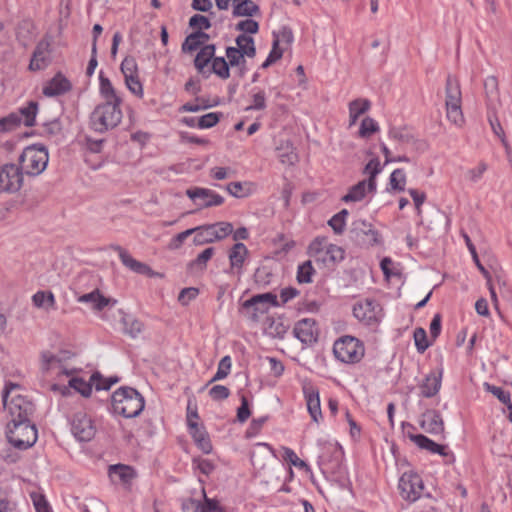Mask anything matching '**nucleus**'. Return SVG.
<instances>
[{"mask_svg": "<svg viewBox=\"0 0 512 512\" xmlns=\"http://www.w3.org/2000/svg\"><path fill=\"white\" fill-rule=\"evenodd\" d=\"M20 389V385L10 382L3 390V405L11 417L10 422L32 421L35 412V404L27 396L21 395Z\"/></svg>", "mask_w": 512, "mask_h": 512, "instance_id": "f257e3e1", "label": "nucleus"}, {"mask_svg": "<svg viewBox=\"0 0 512 512\" xmlns=\"http://www.w3.org/2000/svg\"><path fill=\"white\" fill-rule=\"evenodd\" d=\"M144 406V397L132 387H120L112 394L113 411L125 418L137 417Z\"/></svg>", "mask_w": 512, "mask_h": 512, "instance_id": "f03ea898", "label": "nucleus"}, {"mask_svg": "<svg viewBox=\"0 0 512 512\" xmlns=\"http://www.w3.org/2000/svg\"><path fill=\"white\" fill-rule=\"evenodd\" d=\"M122 102L105 101L98 104L90 115V127L95 132L105 133L116 128L123 117L120 109Z\"/></svg>", "mask_w": 512, "mask_h": 512, "instance_id": "7ed1b4c3", "label": "nucleus"}, {"mask_svg": "<svg viewBox=\"0 0 512 512\" xmlns=\"http://www.w3.org/2000/svg\"><path fill=\"white\" fill-rule=\"evenodd\" d=\"M49 161L48 150L43 145L26 147L19 156L20 171L28 176H38L47 167Z\"/></svg>", "mask_w": 512, "mask_h": 512, "instance_id": "20e7f679", "label": "nucleus"}, {"mask_svg": "<svg viewBox=\"0 0 512 512\" xmlns=\"http://www.w3.org/2000/svg\"><path fill=\"white\" fill-rule=\"evenodd\" d=\"M8 441L20 450L30 448L37 441V429L32 421H16L7 424Z\"/></svg>", "mask_w": 512, "mask_h": 512, "instance_id": "39448f33", "label": "nucleus"}, {"mask_svg": "<svg viewBox=\"0 0 512 512\" xmlns=\"http://www.w3.org/2000/svg\"><path fill=\"white\" fill-rule=\"evenodd\" d=\"M445 106L447 119L454 125L461 127L464 116L461 109L462 94L459 81L456 77L448 75L445 85Z\"/></svg>", "mask_w": 512, "mask_h": 512, "instance_id": "423d86ee", "label": "nucleus"}, {"mask_svg": "<svg viewBox=\"0 0 512 512\" xmlns=\"http://www.w3.org/2000/svg\"><path fill=\"white\" fill-rule=\"evenodd\" d=\"M333 352L337 359L344 363H358L364 357V345L360 340L352 336H343L333 346Z\"/></svg>", "mask_w": 512, "mask_h": 512, "instance_id": "0eeeda50", "label": "nucleus"}, {"mask_svg": "<svg viewBox=\"0 0 512 512\" xmlns=\"http://www.w3.org/2000/svg\"><path fill=\"white\" fill-rule=\"evenodd\" d=\"M38 103L30 101L27 106L20 108L17 112H12L6 117L0 118V128L3 132L16 129L22 123L27 127L35 125Z\"/></svg>", "mask_w": 512, "mask_h": 512, "instance_id": "6e6552de", "label": "nucleus"}, {"mask_svg": "<svg viewBox=\"0 0 512 512\" xmlns=\"http://www.w3.org/2000/svg\"><path fill=\"white\" fill-rule=\"evenodd\" d=\"M277 296L271 292L258 294L246 300L242 304L241 311L245 317L252 321H257L259 315L268 312L271 306H278Z\"/></svg>", "mask_w": 512, "mask_h": 512, "instance_id": "1a4fd4ad", "label": "nucleus"}, {"mask_svg": "<svg viewBox=\"0 0 512 512\" xmlns=\"http://www.w3.org/2000/svg\"><path fill=\"white\" fill-rule=\"evenodd\" d=\"M399 489L405 500L414 502L424 489L421 477L414 472H405L399 480Z\"/></svg>", "mask_w": 512, "mask_h": 512, "instance_id": "9d476101", "label": "nucleus"}, {"mask_svg": "<svg viewBox=\"0 0 512 512\" xmlns=\"http://www.w3.org/2000/svg\"><path fill=\"white\" fill-rule=\"evenodd\" d=\"M23 183L22 172L16 164L0 166V193L16 192Z\"/></svg>", "mask_w": 512, "mask_h": 512, "instance_id": "9b49d317", "label": "nucleus"}, {"mask_svg": "<svg viewBox=\"0 0 512 512\" xmlns=\"http://www.w3.org/2000/svg\"><path fill=\"white\" fill-rule=\"evenodd\" d=\"M185 193L200 209L220 206L224 203V198L220 194L207 188L192 187Z\"/></svg>", "mask_w": 512, "mask_h": 512, "instance_id": "f8f14e48", "label": "nucleus"}, {"mask_svg": "<svg viewBox=\"0 0 512 512\" xmlns=\"http://www.w3.org/2000/svg\"><path fill=\"white\" fill-rule=\"evenodd\" d=\"M351 237L362 245H374L379 242V233L373 229L371 223L365 220H356L350 229Z\"/></svg>", "mask_w": 512, "mask_h": 512, "instance_id": "ddd939ff", "label": "nucleus"}, {"mask_svg": "<svg viewBox=\"0 0 512 512\" xmlns=\"http://www.w3.org/2000/svg\"><path fill=\"white\" fill-rule=\"evenodd\" d=\"M71 431L80 441L91 440L96 432L92 420L84 412L74 414L71 422Z\"/></svg>", "mask_w": 512, "mask_h": 512, "instance_id": "4468645a", "label": "nucleus"}, {"mask_svg": "<svg viewBox=\"0 0 512 512\" xmlns=\"http://www.w3.org/2000/svg\"><path fill=\"white\" fill-rule=\"evenodd\" d=\"M379 306L373 300L357 303L353 307V315L366 325H374L378 322Z\"/></svg>", "mask_w": 512, "mask_h": 512, "instance_id": "2eb2a0df", "label": "nucleus"}, {"mask_svg": "<svg viewBox=\"0 0 512 512\" xmlns=\"http://www.w3.org/2000/svg\"><path fill=\"white\" fill-rule=\"evenodd\" d=\"M50 42L47 39L41 40L32 55L29 69L31 71H38L45 69L50 63Z\"/></svg>", "mask_w": 512, "mask_h": 512, "instance_id": "dca6fc26", "label": "nucleus"}, {"mask_svg": "<svg viewBox=\"0 0 512 512\" xmlns=\"http://www.w3.org/2000/svg\"><path fill=\"white\" fill-rule=\"evenodd\" d=\"M316 322L313 319L305 318L295 324L293 333L297 339L304 344H312L317 340Z\"/></svg>", "mask_w": 512, "mask_h": 512, "instance_id": "f3484780", "label": "nucleus"}, {"mask_svg": "<svg viewBox=\"0 0 512 512\" xmlns=\"http://www.w3.org/2000/svg\"><path fill=\"white\" fill-rule=\"evenodd\" d=\"M442 375V369L433 370L426 375L419 385V389L423 397L431 398L439 392L442 384Z\"/></svg>", "mask_w": 512, "mask_h": 512, "instance_id": "a211bd4d", "label": "nucleus"}, {"mask_svg": "<svg viewBox=\"0 0 512 512\" xmlns=\"http://www.w3.org/2000/svg\"><path fill=\"white\" fill-rule=\"evenodd\" d=\"M303 393L306 399L307 409L312 420L319 423L320 419H322V411L318 389L312 385H305L303 387Z\"/></svg>", "mask_w": 512, "mask_h": 512, "instance_id": "6ab92c4d", "label": "nucleus"}, {"mask_svg": "<svg viewBox=\"0 0 512 512\" xmlns=\"http://www.w3.org/2000/svg\"><path fill=\"white\" fill-rule=\"evenodd\" d=\"M77 300L80 303L89 304L91 308L95 311H101L106 306H114L117 303L115 299L108 298L102 295L98 289H95L90 293H86L79 296Z\"/></svg>", "mask_w": 512, "mask_h": 512, "instance_id": "aec40b11", "label": "nucleus"}, {"mask_svg": "<svg viewBox=\"0 0 512 512\" xmlns=\"http://www.w3.org/2000/svg\"><path fill=\"white\" fill-rule=\"evenodd\" d=\"M420 426L430 434L444 432V422L440 413L436 410H428L422 415Z\"/></svg>", "mask_w": 512, "mask_h": 512, "instance_id": "412c9836", "label": "nucleus"}, {"mask_svg": "<svg viewBox=\"0 0 512 512\" xmlns=\"http://www.w3.org/2000/svg\"><path fill=\"white\" fill-rule=\"evenodd\" d=\"M115 251L118 252L119 258L123 265L131 269L132 271L142 274V275H149L153 276L154 273L152 269L145 263H142L136 259H134L125 249H123L121 246H116L114 248Z\"/></svg>", "mask_w": 512, "mask_h": 512, "instance_id": "4be33fe9", "label": "nucleus"}, {"mask_svg": "<svg viewBox=\"0 0 512 512\" xmlns=\"http://www.w3.org/2000/svg\"><path fill=\"white\" fill-rule=\"evenodd\" d=\"M71 90L70 81L61 73H57L44 87L43 94L48 97L62 95Z\"/></svg>", "mask_w": 512, "mask_h": 512, "instance_id": "5701e85b", "label": "nucleus"}, {"mask_svg": "<svg viewBox=\"0 0 512 512\" xmlns=\"http://www.w3.org/2000/svg\"><path fill=\"white\" fill-rule=\"evenodd\" d=\"M408 437L419 448L425 449L430 453H437L442 456H448L450 454L447 446L438 444L423 434H409Z\"/></svg>", "mask_w": 512, "mask_h": 512, "instance_id": "b1692460", "label": "nucleus"}, {"mask_svg": "<svg viewBox=\"0 0 512 512\" xmlns=\"http://www.w3.org/2000/svg\"><path fill=\"white\" fill-rule=\"evenodd\" d=\"M232 16L253 17L260 15V7L253 0H233Z\"/></svg>", "mask_w": 512, "mask_h": 512, "instance_id": "393cba45", "label": "nucleus"}, {"mask_svg": "<svg viewBox=\"0 0 512 512\" xmlns=\"http://www.w3.org/2000/svg\"><path fill=\"white\" fill-rule=\"evenodd\" d=\"M249 254V251L247 247L241 243L238 242L232 246V248L229 251V261H230V268L232 270H236L238 274H240L241 269L243 267V264Z\"/></svg>", "mask_w": 512, "mask_h": 512, "instance_id": "a878e982", "label": "nucleus"}, {"mask_svg": "<svg viewBox=\"0 0 512 512\" xmlns=\"http://www.w3.org/2000/svg\"><path fill=\"white\" fill-rule=\"evenodd\" d=\"M190 434L203 453L209 454L212 451V444L204 427H200L198 424H190Z\"/></svg>", "mask_w": 512, "mask_h": 512, "instance_id": "bb28decb", "label": "nucleus"}, {"mask_svg": "<svg viewBox=\"0 0 512 512\" xmlns=\"http://www.w3.org/2000/svg\"><path fill=\"white\" fill-rule=\"evenodd\" d=\"M73 388L76 392L80 393L84 397L90 396L92 392V385L90 383H87L81 378H72L69 380V387L66 386H60L57 384H54L52 386L53 390H58L61 392L62 395H66V393L69 392V389Z\"/></svg>", "mask_w": 512, "mask_h": 512, "instance_id": "cd10ccee", "label": "nucleus"}, {"mask_svg": "<svg viewBox=\"0 0 512 512\" xmlns=\"http://www.w3.org/2000/svg\"><path fill=\"white\" fill-rule=\"evenodd\" d=\"M215 49L214 44H207L204 45L197 53L194 59V65L199 73H206V67L212 61L215 55Z\"/></svg>", "mask_w": 512, "mask_h": 512, "instance_id": "c85d7f7f", "label": "nucleus"}, {"mask_svg": "<svg viewBox=\"0 0 512 512\" xmlns=\"http://www.w3.org/2000/svg\"><path fill=\"white\" fill-rule=\"evenodd\" d=\"M109 476L112 481L129 484L135 477L134 470L126 465L117 464L109 467Z\"/></svg>", "mask_w": 512, "mask_h": 512, "instance_id": "c756f323", "label": "nucleus"}, {"mask_svg": "<svg viewBox=\"0 0 512 512\" xmlns=\"http://www.w3.org/2000/svg\"><path fill=\"white\" fill-rule=\"evenodd\" d=\"M375 191L370 189L368 181L362 180L352 186L348 193L342 197V200L344 202H358L363 200L367 193H374Z\"/></svg>", "mask_w": 512, "mask_h": 512, "instance_id": "7c9ffc66", "label": "nucleus"}, {"mask_svg": "<svg viewBox=\"0 0 512 512\" xmlns=\"http://www.w3.org/2000/svg\"><path fill=\"white\" fill-rule=\"evenodd\" d=\"M226 57L229 67H237L240 77H244L247 72L245 56L236 49V47L229 46L226 48Z\"/></svg>", "mask_w": 512, "mask_h": 512, "instance_id": "2f4dec72", "label": "nucleus"}, {"mask_svg": "<svg viewBox=\"0 0 512 512\" xmlns=\"http://www.w3.org/2000/svg\"><path fill=\"white\" fill-rule=\"evenodd\" d=\"M191 230H194L193 234H195V236L193 241L196 245H203L217 241L216 238H214V226L211 224L191 228Z\"/></svg>", "mask_w": 512, "mask_h": 512, "instance_id": "473e14b6", "label": "nucleus"}, {"mask_svg": "<svg viewBox=\"0 0 512 512\" xmlns=\"http://www.w3.org/2000/svg\"><path fill=\"white\" fill-rule=\"evenodd\" d=\"M370 101L367 99H355L349 103V124H356L358 118L370 109Z\"/></svg>", "mask_w": 512, "mask_h": 512, "instance_id": "72a5a7b5", "label": "nucleus"}, {"mask_svg": "<svg viewBox=\"0 0 512 512\" xmlns=\"http://www.w3.org/2000/svg\"><path fill=\"white\" fill-rule=\"evenodd\" d=\"M236 49L248 58H254L256 55V47L254 43V39L251 36L246 34H240L235 39Z\"/></svg>", "mask_w": 512, "mask_h": 512, "instance_id": "f704fd0d", "label": "nucleus"}, {"mask_svg": "<svg viewBox=\"0 0 512 512\" xmlns=\"http://www.w3.org/2000/svg\"><path fill=\"white\" fill-rule=\"evenodd\" d=\"M208 75L214 73L221 79H228L230 77V67L224 57H213L211 61V70H208Z\"/></svg>", "mask_w": 512, "mask_h": 512, "instance_id": "c9c22d12", "label": "nucleus"}, {"mask_svg": "<svg viewBox=\"0 0 512 512\" xmlns=\"http://www.w3.org/2000/svg\"><path fill=\"white\" fill-rule=\"evenodd\" d=\"M484 89L489 106H494L499 101L498 80L495 76H489L484 81Z\"/></svg>", "mask_w": 512, "mask_h": 512, "instance_id": "e433bc0d", "label": "nucleus"}, {"mask_svg": "<svg viewBox=\"0 0 512 512\" xmlns=\"http://www.w3.org/2000/svg\"><path fill=\"white\" fill-rule=\"evenodd\" d=\"M100 93L105 98V101L122 102L121 98L116 94V91L111 81L100 73Z\"/></svg>", "mask_w": 512, "mask_h": 512, "instance_id": "4c0bfd02", "label": "nucleus"}, {"mask_svg": "<svg viewBox=\"0 0 512 512\" xmlns=\"http://www.w3.org/2000/svg\"><path fill=\"white\" fill-rule=\"evenodd\" d=\"M329 245L327 237L318 236L310 243L308 253L310 256L315 257L316 260H320V257L325 254Z\"/></svg>", "mask_w": 512, "mask_h": 512, "instance_id": "58836bf2", "label": "nucleus"}, {"mask_svg": "<svg viewBox=\"0 0 512 512\" xmlns=\"http://www.w3.org/2000/svg\"><path fill=\"white\" fill-rule=\"evenodd\" d=\"M380 161L378 158L371 159L364 167L363 173L368 175L369 187L371 190H376V176L381 172Z\"/></svg>", "mask_w": 512, "mask_h": 512, "instance_id": "ea45409f", "label": "nucleus"}, {"mask_svg": "<svg viewBox=\"0 0 512 512\" xmlns=\"http://www.w3.org/2000/svg\"><path fill=\"white\" fill-rule=\"evenodd\" d=\"M345 251L334 244L329 245L325 254L320 257V260L323 261L326 265L335 264L344 259Z\"/></svg>", "mask_w": 512, "mask_h": 512, "instance_id": "a19ab883", "label": "nucleus"}, {"mask_svg": "<svg viewBox=\"0 0 512 512\" xmlns=\"http://www.w3.org/2000/svg\"><path fill=\"white\" fill-rule=\"evenodd\" d=\"M214 248L213 247H209V248H206L205 250H203L197 257L195 260H193L190 264H189V268L190 269H197V270H204L206 268V265H207V262L212 258V256L214 255Z\"/></svg>", "mask_w": 512, "mask_h": 512, "instance_id": "79ce46f5", "label": "nucleus"}, {"mask_svg": "<svg viewBox=\"0 0 512 512\" xmlns=\"http://www.w3.org/2000/svg\"><path fill=\"white\" fill-rule=\"evenodd\" d=\"M277 150L283 164L292 165L296 162L297 155L293 152V147L289 141H286L281 147H277Z\"/></svg>", "mask_w": 512, "mask_h": 512, "instance_id": "37998d69", "label": "nucleus"}, {"mask_svg": "<svg viewBox=\"0 0 512 512\" xmlns=\"http://www.w3.org/2000/svg\"><path fill=\"white\" fill-rule=\"evenodd\" d=\"M348 215V211L346 209L341 210L337 214H335L329 221V226L333 229V231L340 235L344 232L346 225V217Z\"/></svg>", "mask_w": 512, "mask_h": 512, "instance_id": "c03bdc74", "label": "nucleus"}, {"mask_svg": "<svg viewBox=\"0 0 512 512\" xmlns=\"http://www.w3.org/2000/svg\"><path fill=\"white\" fill-rule=\"evenodd\" d=\"M315 273V270L312 266V262L310 260L305 261L298 267L297 271V281L300 284L310 283L312 282V276Z\"/></svg>", "mask_w": 512, "mask_h": 512, "instance_id": "a18cd8bd", "label": "nucleus"}, {"mask_svg": "<svg viewBox=\"0 0 512 512\" xmlns=\"http://www.w3.org/2000/svg\"><path fill=\"white\" fill-rule=\"evenodd\" d=\"M230 370H231V358H230V356H224L220 360V362L218 364L217 372L210 380V383L226 378L229 375Z\"/></svg>", "mask_w": 512, "mask_h": 512, "instance_id": "49530a36", "label": "nucleus"}, {"mask_svg": "<svg viewBox=\"0 0 512 512\" xmlns=\"http://www.w3.org/2000/svg\"><path fill=\"white\" fill-rule=\"evenodd\" d=\"M283 55L282 49L279 48V39L276 37V39L273 40L272 44V50L270 51L267 59L262 63L261 68L266 69L273 63H275L277 60L281 59Z\"/></svg>", "mask_w": 512, "mask_h": 512, "instance_id": "de8ad7c7", "label": "nucleus"}, {"mask_svg": "<svg viewBox=\"0 0 512 512\" xmlns=\"http://www.w3.org/2000/svg\"><path fill=\"white\" fill-rule=\"evenodd\" d=\"M489 123L493 133L501 139L502 144L505 147L506 152L510 153V146L506 141L504 130L496 116L489 115Z\"/></svg>", "mask_w": 512, "mask_h": 512, "instance_id": "09e8293b", "label": "nucleus"}, {"mask_svg": "<svg viewBox=\"0 0 512 512\" xmlns=\"http://www.w3.org/2000/svg\"><path fill=\"white\" fill-rule=\"evenodd\" d=\"M406 176L402 169L394 170L390 175V185L393 190L404 191Z\"/></svg>", "mask_w": 512, "mask_h": 512, "instance_id": "8fccbe9b", "label": "nucleus"}, {"mask_svg": "<svg viewBox=\"0 0 512 512\" xmlns=\"http://www.w3.org/2000/svg\"><path fill=\"white\" fill-rule=\"evenodd\" d=\"M124 329L131 337L136 338L144 329L141 321L134 318H127L124 320Z\"/></svg>", "mask_w": 512, "mask_h": 512, "instance_id": "3c124183", "label": "nucleus"}, {"mask_svg": "<svg viewBox=\"0 0 512 512\" xmlns=\"http://www.w3.org/2000/svg\"><path fill=\"white\" fill-rule=\"evenodd\" d=\"M221 117V113L210 112L207 113L197 120V127L201 129L211 128L215 126Z\"/></svg>", "mask_w": 512, "mask_h": 512, "instance_id": "603ef678", "label": "nucleus"}, {"mask_svg": "<svg viewBox=\"0 0 512 512\" xmlns=\"http://www.w3.org/2000/svg\"><path fill=\"white\" fill-rule=\"evenodd\" d=\"M127 88L136 96H143V86L140 82L138 73L124 77Z\"/></svg>", "mask_w": 512, "mask_h": 512, "instance_id": "864d4df0", "label": "nucleus"}, {"mask_svg": "<svg viewBox=\"0 0 512 512\" xmlns=\"http://www.w3.org/2000/svg\"><path fill=\"white\" fill-rule=\"evenodd\" d=\"M414 340H415V345H416L417 351L419 353L425 352L426 349L430 346V343L427 340V333L421 327L415 329Z\"/></svg>", "mask_w": 512, "mask_h": 512, "instance_id": "5fc2aeb1", "label": "nucleus"}, {"mask_svg": "<svg viewBox=\"0 0 512 512\" xmlns=\"http://www.w3.org/2000/svg\"><path fill=\"white\" fill-rule=\"evenodd\" d=\"M379 129L378 124L370 117H365L360 126L359 135L363 138L369 137Z\"/></svg>", "mask_w": 512, "mask_h": 512, "instance_id": "6e6d98bb", "label": "nucleus"}, {"mask_svg": "<svg viewBox=\"0 0 512 512\" xmlns=\"http://www.w3.org/2000/svg\"><path fill=\"white\" fill-rule=\"evenodd\" d=\"M120 69L124 77L134 75L138 73V65L133 56H126L121 65Z\"/></svg>", "mask_w": 512, "mask_h": 512, "instance_id": "4d7b16f0", "label": "nucleus"}, {"mask_svg": "<svg viewBox=\"0 0 512 512\" xmlns=\"http://www.w3.org/2000/svg\"><path fill=\"white\" fill-rule=\"evenodd\" d=\"M484 388L487 392H490L492 393L495 397H497V399L503 403V404H508L509 401H511L510 399V393L509 392H506L504 391L501 387H497V386H494V385H491L487 382L484 383Z\"/></svg>", "mask_w": 512, "mask_h": 512, "instance_id": "13d9d810", "label": "nucleus"}, {"mask_svg": "<svg viewBox=\"0 0 512 512\" xmlns=\"http://www.w3.org/2000/svg\"><path fill=\"white\" fill-rule=\"evenodd\" d=\"M214 226L216 240H222L233 232V225L229 222H218L211 224Z\"/></svg>", "mask_w": 512, "mask_h": 512, "instance_id": "bf43d9fd", "label": "nucleus"}, {"mask_svg": "<svg viewBox=\"0 0 512 512\" xmlns=\"http://www.w3.org/2000/svg\"><path fill=\"white\" fill-rule=\"evenodd\" d=\"M253 103L245 108L246 111L250 110H264L266 108V94L264 90H259L252 95Z\"/></svg>", "mask_w": 512, "mask_h": 512, "instance_id": "052dcab7", "label": "nucleus"}, {"mask_svg": "<svg viewBox=\"0 0 512 512\" xmlns=\"http://www.w3.org/2000/svg\"><path fill=\"white\" fill-rule=\"evenodd\" d=\"M189 26L196 30H206L211 27V22L206 16L195 14L190 18Z\"/></svg>", "mask_w": 512, "mask_h": 512, "instance_id": "680f3d73", "label": "nucleus"}, {"mask_svg": "<svg viewBox=\"0 0 512 512\" xmlns=\"http://www.w3.org/2000/svg\"><path fill=\"white\" fill-rule=\"evenodd\" d=\"M235 29L244 32L243 34H256L259 30V24L253 19H246L238 22Z\"/></svg>", "mask_w": 512, "mask_h": 512, "instance_id": "e2e57ef3", "label": "nucleus"}, {"mask_svg": "<svg viewBox=\"0 0 512 512\" xmlns=\"http://www.w3.org/2000/svg\"><path fill=\"white\" fill-rule=\"evenodd\" d=\"M389 136L399 143H409L413 139L412 135L405 128L393 127L389 131Z\"/></svg>", "mask_w": 512, "mask_h": 512, "instance_id": "0e129e2a", "label": "nucleus"}, {"mask_svg": "<svg viewBox=\"0 0 512 512\" xmlns=\"http://www.w3.org/2000/svg\"><path fill=\"white\" fill-rule=\"evenodd\" d=\"M210 397L215 401L227 399L230 395V390L224 385H215L209 390Z\"/></svg>", "mask_w": 512, "mask_h": 512, "instance_id": "69168bd1", "label": "nucleus"}, {"mask_svg": "<svg viewBox=\"0 0 512 512\" xmlns=\"http://www.w3.org/2000/svg\"><path fill=\"white\" fill-rule=\"evenodd\" d=\"M203 45V40H199L193 33L188 35L182 44L183 52H193Z\"/></svg>", "mask_w": 512, "mask_h": 512, "instance_id": "338daca9", "label": "nucleus"}, {"mask_svg": "<svg viewBox=\"0 0 512 512\" xmlns=\"http://www.w3.org/2000/svg\"><path fill=\"white\" fill-rule=\"evenodd\" d=\"M226 189L229 194L237 198L245 197L249 193V190L245 189L241 182H231L227 185Z\"/></svg>", "mask_w": 512, "mask_h": 512, "instance_id": "774afa93", "label": "nucleus"}]
</instances>
